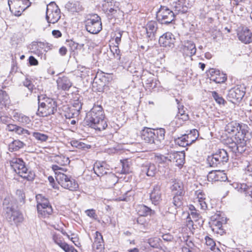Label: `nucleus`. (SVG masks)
Masks as SVG:
<instances>
[{"instance_id": "nucleus-21", "label": "nucleus", "mask_w": 252, "mask_h": 252, "mask_svg": "<svg viewBox=\"0 0 252 252\" xmlns=\"http://www.w3.org/2000/svg\"><path fill=\"white\" fill-rule=\"evenodd\" d=\"M182 50L185 57H191L196 52L195 45L192 41L188 40L185 42Z\"/></svg>"}, {"instance_id": "nucleus-51", "label": "nucleus", "mask_w": 252, "mask_h": 252, "mask_svg": "<svg viewBox=\"0 0 252 252\" xmlns=\"http://www.w3.org/2000/svg\"><path fill=\"white\" fill-rule=\"evenodd\" d=\"M189 217H190L191 219L196 221L200 218V215L196 212H191L190 214L189 215Z\"/></svg>"}, {"instance_id": "nucleus-13", "label": "nucleus", "mask_w": 252, "mask_h": 252, "mask_svg": "<svg viewBox=\"0 0 252 252\" xmlns=\"http://www.w3.org/2000/svg\"><path fill=\"white\" fill-rule=\"evenodd\" d=\"M176 39L175 36L170 32H167L160 36L158 42L161 46L166 48H173Z\"/></svg>"}, {"instance_id": "nucleus-4", "label": "nucleus", "mask_w": 252, "mask_h": 252, "mask_svg": "<svg viewBox=\"0 0 252 252\" xmlns=\"http://www.w3.org/2000/svg\"><path fill=\"white\" fill-rule=\"evenodd\" d=\"M9 163L13 171L23 179L29 181L34 179V173L27 168L25 162L22 158H13L9 161Z\"/></svg>"}, {"instance_id": "nucleus-39", "label": "nucleus", "mask_w": 252, "mask_h": 252, "mask_svg": "<svg viewBox=\"0 0 252 252\" xmlns=\"http://www.w3.org/2000/svg\"><path fill=\"white\" fill-rule=\"evenodd\" d=\"M239 189L241 192H244L246 196H250L252 198V185L241 184Z\"/></svg>"}, {"instance_id": "nucleus-31", "label": "nucleus", "mask_w": 252, "mask_h": 252, "mask_svg": "<svg viewBox=\"0 0 252 252\" xmlns=\"http://www.w3.org/2000/svg\"><path fill=\"white\" fill-rule=\"evenodd\" d=\"M105 162H96L94 164V171L97 176H102L107 174L108 169L106 168Z\"/></svg>"}, {"instance_id": "nucleus-29", "label": "nucleus", "mask_w": 252, "mask_h": 252, "mask_svg": "<svg viewBox=\"0 0 252 252\" xmlns=\"http://www.w3.org/2000/svg\"><path fill=\"white\" fill-rule=\"evenodd\" d=\"M3 209L5 214L11 212L15 209L16 201L14 199L10 196L6 197L3 201Z\"/></svg>"}, {"instance_id": "nucleus-26", "label": "nucleus", "mask_w": 252, "mask_h": 252, "mask_svg": "<svg viewBox=\"0 0 252 252\" xmlns=\"http://www.w3.org/2000/svg\"><path fill=\"white\" fill-rule=\"evenodd\" d=\"M243 124H239L236 122H232L228 123L225 126V130L228 133L235 136V139H237V134L241 131L240 127Z\"/></svg>"}, {"instance_id": "nucleus-2", "label": "nucleus", "mask_w": 252, "mask_h": 252, "mask_svg": "<svg viewBox=\"0 0 252 252\" xmlns=\"http://www.w3.org/2000/svg\"><path fill=\"white\" fill-rule=\"evenodd\" d=\"M165 130L164 128H159L153 129L145 127L141 131V137L145 142L152 145L154 148H158L162 141L164 139Z\"/></svg>"}, {"instance_id": "nucleus-42", "label": "nucleus", "mask_w": 252, "mask_h": 252, "mask_svg": "<svg viewBox=\"0 0 252 252\" xmlns=\"http://www.w3.org/2000/svg\"><path fill=\"white\" fill-rule=\"evenodd\" d=\"M212 96L215 100L216 102L219 104H222L224 105L226 103V101L223 99V98L216 91L212 92Z\"/></svg>"}, {"instance_id": "nucleus-23", "label": "nucleus", "mask_w": 252, "mask_h": 252, "mask_svg": "<svg viewBox=\"0 0 252 252\" xmlns=\"http://www.w3.org/2000/svg\"><path fill=\"white\" fill-rule=\"evenodd\" d=\"M147 37L150 40L155 38L158 29V25L155 21H149L145 26Z\"/></svg>"}, {"instance_id": "nucleus-37", "label": "nucleus", "mask_w": 252, "mask_h": 252, "mask_svg": "<svg viewBox=\"0 0 252 252\" xmlns=\"http://www.w3.org/2000/svg\"><path fill=\"white\" fill-rule=\"evenodd\" d=\"M9 101V97L7 94L4 91L0 92V108L5 107Z\"/></svg>"}, {"instance_id": "nucleus-56", "label": "nucleus", "mask_w": 252, "mask_h": 252, "mask_svg": "<svg viewBox=\"0 0 252 252\" xmlns=\"http://www.w3.org/2000/svg\"><path fill=\"white\" fill-rule=\"evenodd\" d=\"M18 126L13 124H7L6 129L9 131H16Z\"/></svg>"}, {"instance_id": "nucleus-38", "label": "nucleus", "mask_w": 252, "mask_h": 252, "mask_svg": "<svg viewBox=\"0 0 252 252\" xmlns=\"http://www.w3.org/2000/svg\"><path fill=\"white\" fill-rule=\"evenodd\" d=\"M25 144L22 141L18 140H14L9 145V149L11 151H17L23 148Z\"/></svg>"}, {"instance_id": "nucleus-24", "label": "nucleus", "mask_w": 252, "mask_h": 252, "mask_svg": "<svg viewBox=\"0 0 252 252\" xmlns=\"http://www.w3.org/2000/svg\"><path fill=\"white\" fill-rule=\"evenodd\" d=\"M57 88L59 90L68 91L72 86L70 79L65 76L59 77L57 80Z\"/></svg>"}, {"instance_id": "nucleus-35", "label": "nucleus", "mask_w": 252, "mask_h": 252, "mask_svg": "<svg viewBox=\"0 0 252 252\" xmlns=\"http://www.w3.org/2000/svg\"><path fill=\"white\" fill-rule=\"evenodd\" d=\"M187 139L189 146L195 142L198 138L199 132L196 129L191 130L189 133L184 134Z\"/></svg>"}, {"instance_id": "nucleus-44", "label": "nucleus", "mask_w": 252, "mask_h": 252, "mask_svg": "<svg viewBox=\"0 0 252 252\" xmlns=\"http://www.w3.org/2000/svg\"><path fill=\"white\" fill-rule=\"evenodd\" d=\"M32 136L36 140L41 142L46 141L49 137L47 135L38 132H33Z\"/></svg>"}, {"instance_id": "nucleus-14", "label": "nucleus", "mask_w": 252, "mask_h": 252, "mask_svg": "<svg viewBox=\"0 0 252 252\" xmlns=\"http://www.w3.org/2000/svg\"><path fill=\"white\" fill-rule=\"evenodd\" d=\"M190 6L189 0H179L174 4L173 12L175 15L185 13L188 12Z\"/></svg>"}, {"instance_id": "nucleus-34", "label": "nucleus", "mask_w": 252, "mask_h": 252, "mask_svg": "<svg viewBox=\"0 0 252 252\" xmlns=\"http://www.w3.org/2000/svg\"><path fill=\"white\" fill-rule=\"evenodd\" d=\"M36 200L37 201V208L42 209L43 207L51 206L48 199L41 194L36 195Z\"/></svg>"}, {"instance_id": "nucleus-6", "label": "nucleus", "mask_w": 252, "mask_h": 252, "mask_svg": "<svg viewBox=\"0 0 252 252\" xmlns=\"http://www.w3.org/2000/svg\"><path fill=\"white\" fill-rule=\"evenodd\" d=\"M173 11L167 6L161 5L157 12V19L161 24L168 25L172 23L175 18Z\"/></svg>"}, {"instance_id": "nucleus-46", "label": "nucleus", "mask_w": 252, "mask_h": 252, "mask_svg": "<svg viewBox=\"0 0 252 252\" xmlns=\"http://www.w3.org/2000/svg\"><path fill=\"white\" fill-rule=\"evenodd\" d=\"M172 203L176 208L181 207L183 204L181 196L175 195L173 198Z\"/></svg>"}, {"instance_id": "nucleus-5", "label": "nucleus", "mask_w": 252, "mask_h": 252, "mask_svg": "<svg viewBox=\"0 0 252 252\" xmlns=\"http://www.w3.org/2000/svg\"><path fill=\"white\" fill-rule=\"evenodd\" d=\"M229 159L226 150L221 149L218 150L215 154L208 156L207 161L210 167H220L226 163Z\"/></svg>"}, {"instance_id": "nucleus-57", "label": "nucleus", "mask_w": 252, "mask_h": 252, "mask_svg": "<svg viewBox=\"0 0 252 252\" xmlns=\"http://www.w3.org/2000/svg\"><path fill=\"white\" fill-rule=\"evenodd\" d=\"M123 33V31H119L116 34V36L115 37V42L118 45L120 44V43L121 41V38H122Z\"/></svg>"}, {"instance_id": "nucleus-36", "label": "nucleus", "mask_w": 252, "mask_h": 252, "mask_svg": "<svg viewBox=\"0 0 252 252\" xmlns=\"http://www.w3.org/2000/svg\"><path fill=\"white\" fill-rule=\"evenodd\" d=\"M38 216L45 218L51 215L53 212V209L51 206L43 207L42 209L37 208Z\"/></svg>"}, {"instance_id": "nucleus-61", "label": "nucleus", "mask_w": 252, "mask_h": 252, "mask_svg": "<svg viewBox=\"0 0 252 252\" xmlns=\"http://www.w3.org/2000/svg\"><path fill=\"white\" fill-rule=\"evenodd\" d=\"M246 174L252 177V163H250L246 168Z\"/></svg>"}, {"instance_id": "nucleus-50", "label": "nucleus", "mask_w": 252, "mask_h": 252, "mask_svg": "<svg viewBox=\"0 0 252 252\" xmlns=\"http://www.w3.org/2000/svg\"><path fill=\"white\" fill-rule=\"evenodd\" d=\"M52 168L55 172V174L56 175V176H57L59 174H64L63 172H60V170L64 171V169L57 165H53Z\"/></svg>"}, {"instance_id": "nucleus-7", "label": "nucleus", "mask_w": 252, "mask_h": 252, "mask_svg": "<svg viewBox=\"0 0 252 252\" xmlns=\"http://www.w3.org/2000/svg\"><path fill=\"white\" fill-rule=\"evenodd\" d=\"M85 23L86 30L91 33L97 34L102 30L101 18L96 14L88 18Z\"/></svg>"}, {"instance_id": "nucleus-49", "label": "nucleus", "mask_w": 252, "mask_h": 252, "mask_svg": "<svg viewBox=\"0 0 252 252\" xmlns=\"http://www.w3.org/2000/svg\"><path fill=\"white\" fill-rule=\"evenodd\" d=\"M73 107L74 108V111H76V114L78 115L79 112L82 108V103L78 100H76L73 103Z\"/></svg>"}, {"instance_id": "nucleus-63", "label": "nucleus", "mask_w": 252, "mask_h": 252, "mask_svg": "<svg viewBox=\"0 0 252 252\" xmlns=\"http://www.w3.org/2000/svg\"><path fill=\"white\" fill-rule=\"evenodd\" d=\"M53 239L54 242L57 245L60 244L62 241V240L61 239L60 236L58 235H54L53 236Z\"/></svg>"}, {"instance_id": "nucleus-10", "label": "nucleus", "mask_w": 252, "mask_h": 252, "mask_svg": "<svg viewBox=\"0 0 252 252\" xmlns=\"http://www.w3.org/2000/svg\"><path fill=\"white\" fill-rule=\"evenodd\" d=\"M102 10L111 18L115 17L116 13L120 11L118 2L114 0H105L102 4Z\"/></svg>"}, {"instance_id": "nucleus-43", "label": "nucleus", "mask_w": 252, "mask_h": 252, "mask_svg": "<svg viewBox=\"0 0 252 252\" xmlns=\"http://www.w3.org/2000/svg\"><path fill=\"white\" fill-rule=\"evenodd\" d=\"M187 139L184 136V135H182L181 137L174 138L175 143L180 146L185 147L189 146L187 141Z\"/></svg>"}, {"instance_id": "nucleus-15", "label": "nucleus", "mask_w": 252, "mask_h": 252, "mask_svg": "<svg viewBox=\"0 0 252 252\" xmlns=\"http://www.w3.org/2000/svg\"><path fill=\"white\" fill-rule=\"evenodd\" d=\"M237 35L239 40L245 44L250 43L252 41V32L247 27L239 28Z\"/></svg>"}, {"instance_id": "nucleus-25", "label": "nucleus", "mask_w": 252, "mask_h": 252, "mask_svg": "<svg viewBox=\"0 0 252 252\" xmlns=\"http://www.w3.org/2000/svg\"><path fill=\"white\" fill-rule=\"evenodd\" d=\"M150 197L153 204L158 205L159 203L161 200V187L159 185L157 184L154 186Z\"/></svg>"}, {"instance_id": "nucleus-8", "label": "nucleus", "mask_w": 252, "mask_h": 252, "mask_svg": "<svg viewBox=\"0 0 252 252\" xmlns=\"http://www.w3.org/2000/svg\"><path fill=\"white\" fill-rule=\"evenodd\" d=\"M56 180L63 188L71 191L76 190L79 187L78 183L70 176L65 174H59L56 176Z\"/></svg>"}, {"instance_id": "nucleus-9", "label": "nucleus", "mask_w": 252, "mask_h": 252, "mask_svg": "<svg viewBox=\"0 0 252 252\" xmlns=\"http://www.w3.org/2000/svg\"><path fill=\"white\" fill-rule=\"evenodd\" d=\"M61 18V11L55 2H51L47 5L46 19L48 23L55 24Z\"/></svg>"}, {"instance_id": "nucleus-52", "label": "nucleus", "mask_w": 252, "mask_h": 252, "mask_svg": "<svg viewBox=\"0 0 252 252\" xmlns=\"http://www.w3.org/2000/svg\"><path fill=\"white\" fill-rule=\"evenodd\" d=\"M137 222L138 224L143 226L144 227H145L146 220L144 218V216H140L137 219Z\"/></svg>"}, {"instance_id": "nucleus-19", "label": "nucleus", "mask_w": 252, "mask_h": 252, "mask_svg": "<svg viewBox=\"0 0 252 252\" xmlns=\"http://www.w3.org/2000/svg\"><path fill=\"white\" fill-rule=\"evenodd\" d=\"M141 172L149 177H154L157 172L158 169L156 164L146 161L141 166Z\"/></svg>"}, {"instance_id": "nucleus-47", "label": "nucleus", "mask_w": 252, "mask_h": 252, "mask_svg": "<svg viewBox=\"0 0 252 252\" xmlns=\"http://www.w3.org/2000/svg\"><path fill=\"white\" fill-rule=\"evenodd\" d=\"M57 162L60 165H66L69 163V160L68 158L64 156H60L57 158Z\"/></svg>"}, {"instance_id": "nucleus-1", "label": "nucleus", "mask_w": 252, "mask_h": 252, "mask_svg": "<svg viewBox=\"0 0 252 252\" xmlns=\"http://www.w3.org/2000/svg\"><path fill=\"white\" fill-rule=\"evenodd\" d=\"M85 121L88 126L96 130L102 131L107 126L106 119L100 105H94L87 114Z\"/></svg>"}, {"instance_id": "nucleus-17", "label": "nucleus", "mask_w": 252, "mask_h": 252, "mask_svg": "<svg viewBox=\"0 0 252 252\" xmlns=\"http://www.w3.org/2000/svg\"><path fill=\"white\" fill-rule=\"evenodd\" d=\"M8 4L11 12H14L15 15L17 16L20 15L22 12L26 8V7L23 5V2L21 0H8Z\"/></svg>"}, {"instance_id": "nucleus-60", "label": "nucleus", "mask_w": 252, "mask_h": 252, "mask_svg": "<svg viewBox=\"0 0 252 252\" xmlns=\"http://www.w3.org/2000/svg\"><path fill=\"white\" fill-rule=\"evenodd\" d=\"M130 193V191H125V194L122 196L119 197L116 199L118 201H127V197L128 194Z\"/></svg>"}, {"instance_id": "nucleus-54", "label": "nucleus", "mask_w": 252, "mask_h": 252, "mask_svg": "<svg viewBox=\"0 0 252 252\" xmlns=\"http://www.w3.org/2000/svg\"><path fill=\"white\" fill-rule=\"evenodd\" d=\"M29 62L31 65H37L38 64V61L32 56L29 57Z\"/></svg>"}, {"instance_id": "nucleus-11", "label": "nucleus", "mask_w": 252, "mask_h": 252, "mask_svg": "<svg viewBox=\"0 0 252 252\" xmlns=\"http://www.w3.org/2000/svg\"><path fill=\"white\" fill-rule=\"evenodd\" d=\"M241 86H236L231 89L228 93L227 99L233 103L239 102L244 97L245 92Z\"/></svg>"}, {"instance_id": "nucleus-53", "label": "nucleus", "mask_w": 252, "mask_h": 252, "mask_svg": "<svg viewBox=\"0 0 252 252\" xmlns=\"http://www.w3.org/2000/svg\"><path fill=\"white\" fill-rule=\"evenodd\" d=\"M69 46L70 48V49L74 51V50L77 49L78 48L79 44L75 42L73 40H70L68 41Z\"/></svg>"}, {"instance_id": "nucleus-55", "label": "nucleus", "mask_w": 252, "mask_h": 252, "mask_svg": "<svg viewBox=\"0 0 252 252\" xmlns=\"http://www.w3.org/2000/svg\"><path fill=\"white\" fill-rule=\"evenodd\" d=\"M205 241L206 245L210 246L211 248H212L215 245V243L214 240L212 239L209 238L208 236H206Z\"/></svg>"}, {"instance_id": "nucleus-32", "label": "nucleus", "mask_w": 252, "mask_h": 252, "mask_svg": "<svg viewBox=\"0 0 252 252\" xmlns=\"http://www.w3.org/2000/svg\"><path fill=\"white\" fill-rule=\"evenodd\" d=\"M68 11L72 12H79L82 10V6L78 1L73 2L68 1L65 6Z\"/></svg>"}, {"instance_id": "nucleus-40", "label": "nucleus", "mask_w": 252, "mask_h": 252, "mask_svg": "<svg viewBox=\"0 0 252 252\" xmlns=\"http://www.w3.org/2000/svg\"><path fill=\"white\" fill-rule=\"evenodd\" d=\"M187 108L181 109L179 108L178 114L176 115L175 118L181 120L182 122L187 121L189 119V116L186 113Z\"/></svg>"}, {"instance_id": "nucleus-48", "label": "nucleus", "mask_w": 252, "mask_h": 252, "mask_svg": "<svg viewBox=\"0 0 252 252\" xmlns=\"http://www.w3.org/2000/svg\"><path fill=\"white\" fill-rule=\"evenodd\" d=\"M23 84L24 86L27 87L30 91H32L34 88V85L32 84V81L26 78L23 82Z\"/></svg>"}, {"instance_id": "nucleus-58", "label": "nucleus", "mask_w": 252, "mask_h": 252, "mask_svg": "<svg viewBox=\"0 0 252 252\" xmlns=\"http://www.w3.org/2000/svg\"><path fill=\"white\" fill-rule=\"evenodd\" d=\"M16 195H18L19 197V200L21 201H23L25 196L24 193L23 192V191L21 189H18L16 190Z\"/></svg>"}, {"instance_id": "nucleus-12", "label": "nucleus", "mask_w": 252, "mask_h": 252, "mask_svg": "<svg viewBox=\"0 0 252 252\" xmlns=\"http://www.w3.org/2000/svg\"><path fill=\"white\" fill-rule=\"evenodd\" d=\"M240 129L241 131L237 134V139L241 143H244V147L246 148L248 143L252 142V130L245 124L242 125Z\"/></svg>"}, {"instance_id": "nucleus-16", "label": "nucleus", "mask_w": 252, "mask_h": 252, "mask_svg": "<svg viewBox=\"0 0 252 252\" xmlns=\"http://www.w3.org/2000/svg\"><path fill=\"white\" fill-rule=\"evenodd\" d=\"M5 218L11 225L14 224H17L22 222L23 220V217L22 213L17 210H14L5 214Z\"/></svg>"}, {"instance_id": "nucleus-30", "label": "nucleus", "mask_w": 252, "mask_h": 252, "mask_svg": "<svg viewBox=\"0 0 252 252\" xmlns=\"http://www.w3.org/2000/svg\"><path fill=\"white\" fill-rule=\"evenodd\" d=\"M173 184L171 187L172 191L175 195L182 196L184 194V186L182 182L175 179L173 181Z\"/></svg>"}, {"instance_id": "nucleus-64", "label": "nucleus", "mask_w": 252, "mask_h": 252, "mask_svg": "<svg viewBox=\"0 0 252 252\" xmlns=\"http://www.w3.org/2000/svg\"><path fill=\"white\" fill-rule=\"evenodd\" d=\"M65 252H77V250L73 246H70L68 245V248L64 249Z\"/></svg>"}, {"instance_id": "nucleus-41", "label": "nucleus", "mask_w": 252, "mask_h": 252, "mask_svg": "<svg viewBox=\"0 0 252 252\" xmlns=\"http://www.w3.org/2000/svg\"><path fill=\"white\" fill-rule=\"evenodd\" d=\"M70 144L72 147L84 150L85 149H90L91 148L90 145H87L83 142L76 140L71 141Z\"/></svg>"}, {"instance_id": "nucleus-45", "label": "nucleus", "mask_w": 252, "mask_h": 252, "mask_svg": "<svg viewBox=\"0 0 252 252\" xmlns=\"http://www.w3.org/2000/svg\"><path fill=\"white\" fill-rule=\"evenodd\" d=\"M106 181L109 184V186H112L117 182V177L113 173H109L106 178Z\"/></svg>"}, {"instance_id": "nucleus-33", "label": "nucleus", "mask_w": 252, "mask_h": 252, "mask_svg": "<svg viewBox=\"0 0 252 252\" xmlns=\"http://www.w3.org/2000/svg\"><path fill=\"white\" fill-rule=\"evenodd\" d=\"M137 213L141 216H147L151 215L154 213V211L144 205H139L136 208Z\"/></svg>"}, {"instance_id": "nucleus-3", "label": "nucleus", "mask_w": 252, "mask_h": 252, "mask_svg": "<svg viewBox=\"0 0 252 252\" xmlns=\"http://www.w3.org/2000/svg\"><path fill=\"white\" fill-rule=\"evenodd\" d=\"M38 108L37 115L40 117H47L54 114L57 111V102L45 94L38 96Z\"/></svg>"}, {"instance_id": "nucleus-18", "label": "nucleus", "mask_w": 252, "mask_h": 252, "mask_svg": "<svg viewBox=\"0 0 252 252\" xmlns=\"http://www.w3.org/2000/svg\"><path fill=\"white\" fill-rule=\"evenodd\" d=\"M207 179L210 182L224 181L227 179V176L224 171L213 170L209 172Z\"/></svg>"}, {"instance_id": "nucleus-28", "label": "nucleus", "mask_w": 252, "mask_h": 252, "mask_svg": "<svg viewBox=\"0 0 252 252\" xmlns=\"http://www.w3.org/2000/svg\"><path fill=\"white\" fill-rule=\"evenodd\" d=\"M95 236L93 244V248L96 252H101L104 249V245L102 235L98 231L95 233Z\"/></svg>"}, {"instance_id": "nucleus-62", "label": "nucleus", "mask_w": 252, "mask_h": 252, "mask_svg": "<svg viewBox=\"0 0 252 252\" xmlns=\"http://www.w3.org/2000/svg\"><path fill=\"white\" fill-rule=\"evenodd\" d=\"M162 237L164 241L167 242L171 241L173 239V237L169 234H163Z\"/></svg>"}, {"instance_id": "nucleus-20", "label": "nucleus", "mask_w": 252, "mask_h": 252, "mask_svg": "<svg viewBox=\"0 0 252 252\" xmlns=\"http://www.w3.org/2000/svg\"><path fill=\"white\" fill-rule=\"evenodd\" d=\"M210 79L216 83H222L224 82L227 79L226 75L220 70L211 68L209 70Z\"/></svg>"}, {"instance_id": "nucleus-59", "label": "nucleus", "mask_w": 252, "mask_h": 252, "mask_svg": "<svg viewBox=\"0 0 252 252\" xmlns=\"http://www.w3.org/2000/svg\"><path fill=\"white\" fill-rule=\"evenodd\" d=\"M190 245H193L191 241H189V243H187V245L188 247H183L182 248V252H192L190 250L189 248H191Z\"/></svg>"}, {"instance_id": "nucleus-27", "label": "nucleus", "mask_w": 252, "mask_h": 252, "mask_svg": "<svg viewBox=\"0 0 252 252\" xmlns=\"http://www.w3.org/2000/svg\"><path fill=\"white\" fill-rule=\"evenodd\" d=\"M236 142H232L230 143L227 146L230 151L235 154H242L246 150V148L244 147V143H241L239 139H236Z\"/></svg>"}, {"instance_id": "nucleus-22", "label": "nucleus", "mask_w": 252, "mask_h": 252, "mask_svg": "<svg viewBox=\"0 0 252 252\" xmlns=\"http://www.w3.org/2000/svg\"><path fill=\"white\" fill-rule=\"evenodd\" d=\"M168 156L169 160L175 163L176 166H182L185 162V155L184 153L173 152L170 153Z\"/></svg>"}]
</instances>
